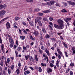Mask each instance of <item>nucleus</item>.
Here are the masks:
<instances>
[{
  "mask_svg": "<svg viewBox=\"0 0 75 75\" xmlns=\"http://www.w3.org/2000/svg\"><path fill=\"white\" fill-rule=\"evenodd\" d=\"M13 65H12V66H11V67H10V68H11L12 70H13V69H14V63H13Z\"/></svg>",
  "mask_w": 75,
  "mask_h": 75,
  "instance_id": "c9c22d12",
  "label": "nucleus"
},
{
  "mask_svg": "<svg viewBox=\"0 0 75 75\" xmlns=\"http://www.w3.org/2000/svg\"><path fill=\"white\" fill-rule=\"evenodd\" d=\"M57 50L58 52V53L61 55V56L64 57V56H63L62 52H61L60 50L59 49V47H57Z\"/></svg>",
  "mask_w": 75,
  "mask_h": 75,
  "instance_id": "20e7f679",
  "label": "nucleus"
},
{
  "mask_svg": "<svg viewBox=\"0 0 75 75\" xmlns=\"http://www.w3.org/2000/svg\"><path fill=\"white\" fill-rule=\"evenodd\" d=\"M39 22H41V21H40V20L38 18L35 19V24H37V23H38Z\"/></svg>",
  "mask_w": 75,
  "mask_h": 75,
  "instance_id": "412c9836",
  "label": "nucleus"
},
{
  "mask_svg": "<svg viewBox=\"0 0 75 75\" xmlns=\"http://www.w3.org/2000/svg\"><path fill=\"white\" fill-rule=\"evenodd\" d=\"M57 22H58V23L59 25H63V24H64V22H63V21L60 19L58 20Z\"/></svg>",
  "mask_w": 75,
  "mask_h": 75,
  "instance_id": "39448f33",
  "label": "nucleus"
},
{
  "mask_svg": "<svg viewBox=\"0 0 75 75\" xmlns=\"http://www.w3.org/2000/svg\"><path fill=\"white\" fill-rule=\"evenodd\" d=\"M49 20H50V21H52L53 20V18H51V17H50L49 18Z\"/></svg>",
  "mask_w": 75,
  "mask_h": 75,
  "instance_id": "6e6d98bb",
  "label": "nucleus"
},
{
  "mask_svg": "<svg viewBox=\"0 0 75 75\" xmlns=\"http://www.w3.org/2000/svg\"><path fill=\"white\" fill-rule=\"evenodd\" d=\"M35 59L36 60V61L37 62L38 60V59L37 58V55H35Z\"/></svg>",
  "mask_w": 75,
  "mask_h": 75,
  "instance_id": "cd10ccee",
  "label": "nucleus"
},
{
  "mask_svg": "<svg viewBox=\"0 0 75 75\" xmlns=\"http://www.w3.org/2000/svg\"><path fill=\"white\" fill-rule=\"evenodd\" d=\"M47 18H43V20L44 21H46Z\"/></svg>",
  "mask_w": 75,
  "mask_h": 75,
  "instance_id": "774afa93",
  "label": "nucleus"
},
{
  "mask_svg": "<svg viewBox=\"0 0 75 75\" xmlns=\"http://www.w3.org/2000/svg\"><path fill=\"white\" fill-rule=\"evenodd\" d=\"M41 66H43L44 67L46 66V64H44V63H41Z\"/></svg>",
  "mask_w": 75,
  "mask_h": 75,
  "instance_id": "f704fd0d",
  "label": "nucleus"
},
{
  "mask_svg": "<svg viewBox=\"0 0 75 75\" xmlns=\"http://www.w3.org/2000/svg\"><path fill=\"white\" fill-rule=\"evenodd\" d=\"M45 57V58H44V60H46V59H48V57H47V56H46V57Z\"/></svg>",
  "mask_w": 75,
  "mask_h": 75,
  "instance_id": "0e129e2a",
  "label": "nucleus"
},
{
  "mask_svg": "<svg viewBox=\"0 0 75 75\" xmlns=\"http://www.w3.org/2000/svg\"><path fill=\"white\" fill-rule=\"evenodd\" d=\"M3 42H2V40H1V37H0V43L2 44Z\"/></svg>",
  "mask_w": 75,
  "mask_h": 75,
  "instance_id": "603ef678",
  "label": "nucleus"
},
{
  "mask_svg": "<svg viewBox=\"0 0 75 75\" xmlns=\"http://www.w3.org/2000/svg\"><path fill=\"white\" fill-rule=\"evenodd\" d=\"M4 49L5 48L4 44H2L1 45V50H0V53H1V52L2 51L4 54L5 52L4 51Z\"/></svg>",
  "mask_w": 75,
  "mask_h": 75,
  "instance_id": "7ed1b4c3",
  "label": "nucleus"
},
{
  "mask_svg": "<svg viewBox=\"0 0 75 75\" xmlns=\"http://www.w3.org/2000/svg\"><path fill=\"white\" fill-rule=\"evenodd\" d=\"M49 2L51 4V5H52L54 4L55 1H52Z\"/></svg>",
  "mask_w": 75,
  "mask_h": 75,
  "instance_id": "5701e85b",
  "label": "nucleus"
},
{
  "mask_svg": "<svg viewBox=\"0 0 75 75\" xmlns=\"http://www.w3.org/2000/svg\"><path fill=\"white\" fill-rule=\"evenodd\" d=\"M23 50H24V51L27 50V48L26 47L23 46Z\"/></svg>",
  "mask_w": 75,
  "mask_h": 75,
  "instance_id": "49530a36",
  "label": "nucleus"
},
{
  "mask_svg": "<svg viewBox=\"0 0 75 75\" xmlns=\"http://www.w3.org/2000/svg\"><path fill=\"white\" fill-rule=\"evenodd\" d=\"M25 72V73H27L28 74H29L30 73V71H29L28 70H27L26 71H24Z\"/></svg>",
  "mask_w": 75,
  "mask_h": 75,
  "instance_id": "338daca9",
  "label": "nucleus"
},
{
  "mask_svg": "<svg viewBox=\"0 0 75 75\" xmlns=\"http://www.w3.org/2000/svg\"><path fill=\"white\" fill-rule=\"evenodd\" d=\"M3 74L4 75H6V71H4V70H3Z\"/></svg>",
  "mask_w": 75,
  "mask_h": 75,
  "instance_id": "052dcab7",
  "label": "nucleus"
},
{
  "mask_svg": "<svg viewBox=\"0 0 75 75\" xmlns=\"http://www.w3.org/2000/svg\"><path fill=\"white\" fill-rule=\"evenodd\" d=\"M39 52H40V54H42L43 52L42 50H41L40 49H39Z\"/></svg>",
  "mask_w": 75,
  "mask_h": 75,
  "instance_id": "09e8293b",
  "label": "nucleus"
},
{
  "mask_svg": "<svg viewBox=\"0 0 75 75\" xmlns=\"http://www.w3.org/2000/svg\"><path fill=\"white\" fill-rule=\"evenodd\" d=\"M6 13V12L4 10H3L0 11V17L3 18V16L4 15L5 13Z\"/></svg>",
  "mask_w": 75,
  "mask_h": 75,
  "instance_id": "f03ea898",
  "label": "nucleus"
},
{
  "mask_svg": "<svg viewBox=\"0 0 75 75\" xmlns=\"http://www.w3.org/2000/svg\"><path fill=\"white\" fill-rule=\"evenodd\" d=\"M59 37H60V39L61 40H64V38L62 36H59Z\"/></svg>",
  "mask_w": 75,
  "mask_h": 75,
  "instance_id": "3c124183",
  "label": "nucleus"
},
{
  "mask_svg": "<svg viewBox=\"0 0 75 75\" xmlns=\"http://www.w3.org/2000/svg\"><path fill=\"white\" fill-rule=\"evenodd\" d=\"M15 73H17V75H19H19H22V74H20V69L19 68L17 69V70H16Z\"/></svg>",
  "mask_w": 75,
  "mask_h": 75,
  "instance_id": "9d476101",
  "label": "nucleus"
},
{
  "mask_svg": "<svg viewBox=\"0 0 75 75\" xmlns=\"http://www.w3.org/2000/svg\"><path fill=\"white\" fill-rule=\"evenodd\" d=\"M29 38L30 40H32V41H35V38H33V37L32 36V35H29Z\"/></svg>",
  "mask_w": 75,
  "mask_h": 75,
  "instance_id": "1a4fd4ad",
  "label": "nucleus"
},
{
  "mask_svg": "<svg viewBox=\"0 0 75 75\" xmlns=\"http://www.w3.org/2000/svg\"><path fill=\"white\" fill-rule=\"evenodd\" d=\"M4 63V61L3 60L1 61L0 62V66H3V63Z\"/></svg>",
  "mask_w": 75,
  "mask_h": 75,
  "instance_id": "7c9ffc66",
  "label": "nucleus"
},
{
  "mask_svg": "<svg viewBox=\"0 0 75 75\" xmlns=\"http://www.w3.org/2000/svg\"><path fill=\"white\" fill-rule=\"evenodd\" d=\"M6 26H7V29H8V28H11L10 26H11V25L8 22H7V23L6 24Z\"/></svg>",
  "mask_w": 75,
  "mask_h": 75,
  "instance_id": "9b49d317",
  "label": "nucleus"
},
{
  "mask_svg": "<svg viewBox=\"0 0 75 75\" xmlns=\"http://www.w3.org/2000/svg\"><path fill=\"white\" fill-rule=\"evenodd\" d=\"M42 32H43L45 34L46 33V30L45 29V28H42Z\"/></svg>",
  "mask_w": 75,
  "mask_h": 75,
  "instance_id": "bb28decb",
  "label": "nucleus"
},
{
  "mask_svg": "<svg viewBox=\"0 0 75 75\" xmlns=\"http://www.w3.org/2000/svg\"><path fill=\"white\" fill-rule=\"evenodd\" d=\"M18 19V17H16L15 18V21H17Z\"/></svg>",
  "mask_w": 75,
  "mask_h": 75,
  "instance_id": "13d9d810",
  "label": "nucleus"
},
{
  "mask_svg": "<svg viewBox=\"0 0 75 75\" xmlns=\"http://www.w3.org/2000/svg\"><path fill=\"white\" fill-rule=\"evenodd\" d=\"M41 49L42 50H45V47H44L42 46L41 47Z\"/></svg>",
  "mask_w": 75,
  "mask_h": 75,
  "instance_id": "680f3d73",
  "label": "nucleus"
},
{
  "mask_svg": "<svg viewBox=\"0 0 75 75\" xmlns=\"http://www.w3.org/2000/svg\"><path fill=\"white\" fill-rule=\"evenodd\" d=\"M45 3V4H46V5L49 6H51V5H51V4L49 2H47V3Z\"/></svg>",
  "mask_w": 75,
  "mask_h": 75,
  "instance_id": "ea45409f",
  "label": "nucleus"
},
{
  "mask_svg": "<svg viewBox=\"0 0 75 75\" xmlns=\"http://www.w3.org/2000/svg\"><path fill=\"white\" fill-rule=\"evenodd\" d=\"M61 12L63 13H65L66 12L67 13V11H66L65 8H64V9L61 10Z\"/></svg>",
  "mask_w": 75,
  "mask_h": 75,
  "instance_id": "f3484780",
  "label": "nucleus"
},
{
  "mask_svg": "<svg viewBox=\"0 0 75 75\" xmlns=\"http://www.w3.org/2000/svg\"><path fill=\"white\" fill-rule=\"evenodd\" d=\"M67 25V26H69L70 25V24H69V23L68 21H65Z\"/></svg>",
  "mask_w": 75,
  "mask_h": 75,
  "instance_id": "864d4df0",
  "label": "nucleus"
},
{
  "mask_svg": "<svg viewBox=\"0 0 75 75\" xmlns=\"http://www.w3.org/2000/svg\"><path fill=\"white\" fill-rule=\"evenodd\" d=\"M70 5H71L72 6H74L75 5V3L74 2H73L71 4H69Z\"/></svg>",
  "mask_w": 75,
  "mask_h": 75,
  "instance_id": "69168bd1",
  "label": "nucleus"
},
{
  "mask_svg": "<svg viewBox=\"0 0 75 75\" xmlns=\"http://www.w3.org/2000/svg\"><path fill=\"white\" fill-rule=\"evenodd\" d=\"M15 54H16V57H18V55H17V54H18V52L17 51V50H15Z\"/></svg>",
  "mask_w": 75,
  "mask_h": 75,
  "instance_id": "a18cd8bd",
  "label": "nucleus"
},
{
  "mask_svg": "<svg viewBox=\"0 0 75 75\" xmlns=\"http://www.w3.org/2000/svg\"><path fill=\"white\" fill-rule=\"evenodd\" d=\"M47 69L46 71H47V73L49 74L50 72H52V69H50V68H47Z\"/></svg>",
  "mask_w": 75,
  "mask_h": 75,
  "instance_id": "0eeeda50",
  "label": "nucleus"
},
{
  "mask_svg": "<svg viewBox=\"0 0 75 75\" xmlns=\"http://www.w3.org/2000/svg\"><path fill=\"white\" fill-rule=\"evenodd\" d=\"M20 39L22 40H24L25 38V37L24 36H21L20 37Z\"/></svg>",
  "mask_w": 75,
  "mask_h": 75,
  "instance_id": "6ab92c4d",
  "label": "nucleus"
},
{
  "mask_svg": "<svg viewBox=\"0 0 75 75\" xmlns=\"http://www.w3.org/2000/svg\"><path fill=\"white\" fill-rule=\"evenodd\" d=\"M59 26H58V25L56 24H54V28L57 29H59V30H61L64 28V26H63L62 25H59Z\"/></svg>",
  "mask_w": 75,
  "mask_h": 75,
  "instance_id": "f257e3e1",
  "label": "nucleus"
},
{
  "mask_svg": "<svg viewBox=\"0 0 75 75\" xmlns=\"http://www.w3.org/2000/svg\"><path fill=\"white\" fill-rule=\"evenodd\" d=\"M24 56L25 57V60H27L30 57V56L29 55H27V56H26L25 55H24Z\"/></svg>",
  "mask_w": 75,
  "mask_h": 75,
  "instance_id": "aec40b11",
  "label": "nucleus"
},
{
  "mask_svg": "<svg viewBox=\"0 0 75 75\" xmlns=\"http://www.w3.org/2000/svg\"><path fill=\"white\" fill-rule=\"evenodd\" d=\"M22 49L21 48V47L17 48V50L18 51L21 50Z\"/></svg>",
  "mask_w": 75,
  "mask_h": 75,
  "instance_id": "2f4dec72",
  "label": "nucleus"
},
{
  "mask_svg": "<svg viewBox=\"0 0 75 75\" xmlns=\"http://www.w3.org/2000/svg\"><path fill=\"white\" fill-rule=\"evenodd\" d=\"M7 19H8V18L7 17L6 18H4V19H3V20H2L1 21H4L6 20Z\"/></svg>",
  "mask_w": 75,
  "mask_h": 75,
  "instance_id": "de8ad7c7",
  "label": "nucleus"
},
{
  "mask_svg": "<svg viewBox=\"0 0 75 75\" xmlns=\"http://www.w3.org/2000/svg\"><path fill=\"white\" fill-rule=\"evenodd\" d=\"M33 34H34L35 36H36L38 35V34H39V33H38V31H35V32H33Z\"/></svg>",
  "mask_w": 75,
  "mask_h": 75,
  "instance_id": "2eb2a0df",
  "label": "nucleus"
},
{
  "mask_svg": "<svg viewBox=\"0 0 75 75\" xmlns=\"http://www.w3.org/2000/svg\"><path fill=\"white\" fill-rule=\"evenodd\" d=\"M29 25H30L32 26L33 27V26H34V25L32 23V22L30 21H29Z\"/></svg>",
  "mask_w": 75,
  "mask_h": 75,
  "instance_id": "58836bf2",
  "label": "nucleus"
},
{
  "mask_svg": "<svg viewBox=\"0 0 75 75\" xmlns=\"http://www.w3.org/2000/svg\"><path fill=\"white\" fill-rule=\"evenodd\" d=\"M37 14L40 16H42L44 15V13H38Z\"/></svg>",
  "mask_w": 75,
  "mask_h": 75,
  "instance_id": "a878e982",
  "label": "nucleus"
},
{
  "mask_svg": "<svg viewBox=\"0 0 75 75\" xmlns=\"http://www.w3.org/2000/svg\"><path fill=\"white\" fill-rule=\"evenodd\" d=\"M64 21L65 22H68V21H69L70 20H71V18H66L64 19Z\"/></svg>",
  "mask_w": 75,
  "mask_h": 75,
  "instance_id": "f8f14e48",
  "label": "nucleus"
},
{
  "mask_svg": "<svg viewBox=\"0 0 75 75\" xmlns=\"http://www.w3.org/2000/svg\"><path fill=\"white\" fill-rule=\"evenodd\" d=\"M38 69V71L39 72H42V69H41V67H39Z\"/></svg>",
  "mask_w": 75,
  "mask_h": 75,
  "instance_id": "a19ab883",
  "label": "nucleus"
},
{
  "mask_svg": "<svg viewBox=\"0 0 75 75\" xmlns=\"http://www.w3.org/2000/svg\"><path fill=\"white\" fill-rule=\"evenodd\" d=\"M22 31L25 33V34H27V32H29V30L28 29H26V30L24 29H22Z\"/></svg>",
  "mask_w": 75,
  "mask_h": 75,
  "instance_id": "423d86ee",
  "label": "nucleus"
},
{
  "mask_svg": "<svg viewBox=\"0 0 75 75\" xmlns=\"http://www.w3.org/2000/svg\"><path fill=\"white\" fill-rule=\"evenodd\" d=\"M18 42H18L17 40H16V45H19L18 44Z\"/></svg>",
  "mask_w": 75,
  "mask_h": 75,
  "instance_id": "4d7b16f0",
  "label": "nucleus"
},
{
  "mask_svg": "<svg viewBox=\"0 0 75 75\" xmlns=\"http://www.w3.org/2000/svg\"><path fill=\"white\" fill-rule=\"evenodd\" d=\"M35 12H36L40 11V9L38 8H35L34 10Z\"/></svg>",
  "mask_w": 75,
  "mask_h": 75,
  "instance_id": "72a5a7b5",
  "label": "nucleus"
},
{
  "mask_svg": "<svg viewBox=\"0 0 75 75\" xmlns=\"http://www.w3.org/2000/svg\"><path fill=\"white\" fill-rule=\"evenodd\" d=\"M61 32L60 31H59V32L57 33V35L59 36L61 35H62L63 33L62 32H63V30H62Z\"/></svg>",
  "mask_w": 75,
  "mask_h": 75,
  "instance_id": "dca6fc26",
  "label": "nucleus"
},
{
  "mask_svg": "<svg viewBox=\"0 0 75 75\" xmlns=\"http://www.w3.org/2000/svg\"><path fill=\"white\" fill-rule=\"evenodd\" d=\"M55 55H56V57H57V56H58V59H61V55H57V52H56L55 53Z\"/></svg>",
  "mask_w": 75,
  "mask_h": 75,
  "instance_id": "4468645a",
  "label": "nucleus"
},
{
  "mask_svg": "<svg viewBox=\"0 0 75 75\" xmlns=\"http://www.w3.org/2000/svg\"><path fill=\"white\" fill-rule=\"evenodd\" d=\"M62 44L64 45V47L67 48V44H65V43L64 42H62Z\"/></svg>",
  "mask_w": 75,
  "mask_h": 75,
  "instance_id": "4be33fe9",
  "label": "nucleus"
},
{
  "mask_svg": "<svg viewBox=\"0 0 75 75\" xmlns=\"http://www.w3.org/2000/svg\"><path fill=\"white\" fill-rule=\"evenodd\" d=\"M49 12V10H46V11H43L42 12L44 13H47Z\"/></svg>",
  "mask_w": 75,
  "mask_h": 75,
  "instance_id": "473e14b6",
  "label": "nucleus"
},
{
  "mask_svg": "<svg viewBox=\"0 0 75 75\" xmlns=\"http://www.w3.org/2000/svg\"><path fill=\"white\" fill-rule=\"evenodd\" d=\"M29 60H30V61L31 62H35V61H34L33 58L32 57V56H30V57L29 58Z\"/></svg>",
  "mask_w": 75,
  "mask_h": 75,
  "instance_id": "ddd939ff",
  "label": "nucleus"
},
{
  "mask_svg": "<svg viewBox=\"0 0 75 75\" xmlns=\"http://www.w3.org/2000/svg\"><path fill=\"white\" fill-rule=\"evenodd\" d=\"M70 75H73V73L72 71H70Z\"/></svg>",
  "mask_w": 75,
  "mask_h": 75,
  "instance_id": "5fc2aeb1",
  "label": "nucleus"
},
{
  "mask_svg": "<svg viewBox=\"0 0 75 75\" xmlns=\"http://www.w3.org/2000/svg\"><path fill=\"white\" fill-rule=\"evenodd\" d=\"M16 23H15L13 24V25L14 26V27L16 29L17 28V26L16 25Z\"/></svg>",
  "mask_w": 75,
  "mask_h": 75,
  "instance_id": "79ce46f5",
  "label": "nucleus"
},
{
  "mask_svg": "<svg viewBox=\"0 0 75 75\" xmlns=\"http://www.w3.org/2000/svg\"><path fill=\"white\" fill-rule=\"evenodd\" d=\"M59 62L58 60H57L56 62V66L57 67H59Z\"/></svg>",
  "mask_w": 75,
  "mask_h": 75,
  "instance_id": "a211bd4d",
  "label": "nucleus"
},
{
  "mask_svg": "<svg viewBox=\"0 0 75 75\" xmlns=\"http://www.w3.org/2000/svg\"><path fill=\"white\" fill-rule=\"evenodd\" d=\"M50 39H51V40L53 42H55V38H51Z\"/></svg>",
  "mask_w": 75,
  "mask_h": 75,
  "instance_id": "4c0bfd02",
  "label": "nucleus"
},
{
  "mask_svg": "<svg viewBox=\"0 0 75 75\" xmlns=\"http://www.w3.org/2000/svg\"><path fill=\"white\" fill-rule=\"evenodd\" d=\"M71 49L72 50H75V47H71Z\"/></svg>",
  "mask_w": 75,
  "mask_h": 75,
  "instance_id": "e2e57ef3",
  "label": "nucleus"
},
{
  "mask_svg": "<svg viewBox=\"0 0 75 75\" xmlns=\"http://www.w3.org/2000/svg\"><path fill=\"white\" fill-rule=\"evenodd\" d=\"M26 2L28 3H29V2L33 3V0H26Z\"/></svg>",
  "mask_w": 75,
  "mask_h": 75,
  "instance_id": "c756f323",
  "label": "nucleus"
},
{
  "mask_svg": "<svg viewBox=\"0 0 75 75\" xmlns=\"http://www.w3.org/2000/svg\"><path fill=\"white\" fill-rule=\"evenodd\" d=\"M50 36L48 34H46V36H45V38H46V39H48L49 38H50Z\"/></svg>",
  "mask_w": 75,
  "mask_h": 75,
  "instance_id": "e433bc0d",
  "label": "nucleus"
},
{
  "mask_svg": "<svg viewBox=\"0 0 75 75\" xmlns=\"http://www.w3.org/2000/svg\"><path fill=\"white\" fill-rule=\"evenodd\" d=\"M28 67L27 66H25V68H24V71H25L26 70H27V69H28Z\"/></svg>",
  "mask_w": 75,
  "mask_h": 75,
  "instance_id": "37998d69",
  "label": "nucleus"
},
{
  "mask_svg": "<svg viewBox=\"0 0 75 75\" xmlns=\"http://www.w3.org/2000/svg\"><path fill=\"white\" fill-rule=\"evenodd\" d=\"M4 8V6L3 5H0V10L1 9H2V8Z\"/></svg>",
  "mask_w": 75,
  "mask_h": 75,
  "instance_id": "8fccbe9b",
  "label": "nucleus"
},
{
  "mask_svg": "<svg viewBox=\"0 0 75 75\" xmlns=\"http://www.w3.org/2000/svg\"><path fill=\"white\" fill-rule=\"evenodd\" d=\"M69 71H70V68H68L66 70V72H65V73L66 74H67V73H69Z\"/></svg>",
  "mask_w": 75,
  "mask_h": 75,
  "instance_id": "393cba45",
  "label": "nucleus"
},
{
  "mask_svg": "<svg viewBox=\"0 0 75 75\" xmlns=\"http://www.w3.org/2000/svg\"><path fill=\"white\" fill-rule=\"evenodd\" d=\"M50 67H53L54 66V65H53V64H52V63H50Z\"/></svg>",
  "mask_w": 75,
  "mask_h": 75,
  "instance_id": "bf43d9fd",
  "label": "nucleus"
},
{
  "mask_svg": "<svg viewBox=\"0 0 75 75\" xmlns=\"http://www.w3.org/2000/svg\"><path fill=\"white\" fill-rule=\"evenodd\" d=\"M45 52L46 53L47 55L48 56H50V54L49 53V51L48 50H45Z\"/></svg>",
  "mask_w": 75,
  "mask_h": 75,
  "instance_id": "b1692460",
  "label": "nucleus"
},
{
  "mask_svg": "<svg viewBox=\"0 0 75 75\" xmlns=\"http://www.w3.org/2000/svg\"><path fill=\"white\" fill-rule=\"evenodd\" d=\"M8 74H11V70H10L9 69H8Z\"/></svg>",
  "mask_w": 75,
  "mask_h": 75,
  "instance_id": "c03bdc74",
  "label": "nucleus"
},
{
  "mask_svg": "<svg viewBox=\"0 0 75 75\" xmlns=\"http://www.w3.org/2000/svg\"><path fill=\"white\" fill-rule=\"evenodd\" d=\"M37 23H38V24L39 26H42V23H41V21H39L38 22H37Z\"/></svg>",
  "mask_w": 75,
  "mask_h": 75,
  "instance_id": "c85d7f7f",
  "label": "nucleus"
},
{
  "mask_svg": "<svg viewBox=\"0 0 75 75\" xmlns=\"http://www.w3.org/2000/svg\"><path fill=\"white\" fill-rule=\"evenodd\" d=\"M9 42H10L11 44H13L14 43V42H13V41L12 38H9Z\"/></svg>",
  "mask_w": 75,
  "mask_h": 75,
  "instance_id": "6e6552de",
  "label": "nucleus"
}]
</instances>
